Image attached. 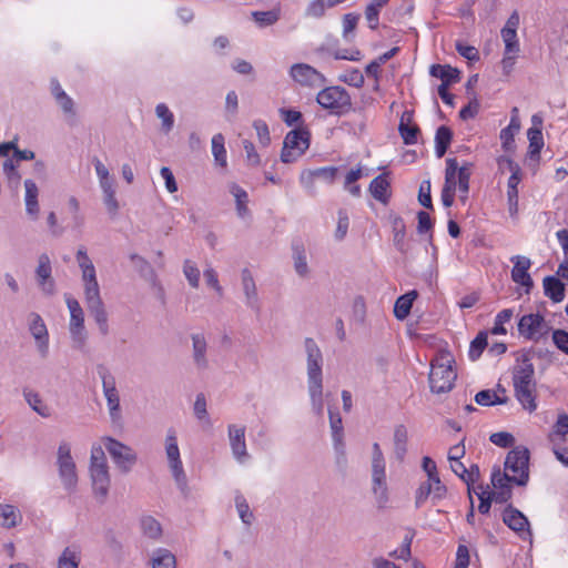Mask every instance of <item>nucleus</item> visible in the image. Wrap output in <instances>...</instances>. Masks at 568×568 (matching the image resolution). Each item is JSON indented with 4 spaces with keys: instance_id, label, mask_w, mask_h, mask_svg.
I'll use <instances>...</instances> for the list:
<instances>
[{
    "instance_id": "nucleus-56",
    "label": "nucleus",
    "mask_w": 568,
    "mask_h": 568,
    "mask_svg": "<svg viewBox=\"0 0 568 568\" xmlns=\"http://www.w3.org/2000/svg\"><path fill=\"white\" fill-rule=\"evenodd\" d=\"M103 194V203L106 206V210L111 216H115L120 209L119 202L115 197V185L102 191Z\"/></svg>"
},
{
    "instance_id": "nucleus-13",
    "label": "nucleus",
    "mask_w": 568,
    "mask_h": 568,
    "mask_svg": "<svg viewBox=\"0 0 568 568\" xmlns=\"http://www.w3.org/2000/svg\"><path fill=\"white\" fill-rule=\"evenodd\" d=\"M65 302L70 311L69 331L71 338L73 341L74 347L82 349L87 343L83 310L80 303L71 296H67Z\"/></svg>"
},
{
    "instance_id": "nucleus-61",
    "label": "nucleus",
    "mask_w": 568,
    "mask_h": 568,
    "mask_svg": "<svg viewBox=\"0 0 568 568\" xmlns=\"http://www.w3.org/2000/svg\"><path fill=\"white\" fill-rule=\"evenodd\" d=\"M313 172L317 180H322L327 184H332L337 176L338 169L335 166H324L315 169Z\"/></svg>"
},
{
    "instance_id": "nucleus-25",
    "label": "nucleus",
    "mask_w": 568,
    "mask_h": 568,
    "mask_svg": "<svg viewBox=\"0 0 568 568\" xmlns=\"http://www.w3.org/2000/svg\"><path fill=\"white\" fill-rule=\"evenodd\" d=\"M192 339V358L197 371H205L209 368L207 358V341L202 333L191 335Z\"/></svg>"
},
{
    "instance_id": "nucleus-6",
    "label": "nucleus",
    "mask_w": 568,
    "mask_h": 568,
    "mask_svg": "<svg viewBox=\"0 0 568 568\" xmlns=\"http://www.w3.org/2000/svg\"><path fill=\"white\" fill-rule=\"evenodd\" d=\"M457 378V374L452 366V361L447 357H443L432 363L429 373V386L430 390L436 394H443L450 392L454 387V383Z\"/></svg>"
},
{
    "instance_id": "nucleus-42",
    "label": "nucleus",
    "mask_w": 568,
    "mask_h": 568,
    "mask_svg": "<svg viewBox=\"0 0 568 568\" xmlns=\"http://www.w3.org/2000/svg\"><path fill=\"white\" fill-rule=\"evenodd\" d=\"M230 191L235 197L237 215L242 219L246 217L250 214L247 207L248 195L246 191L237 184H232Z\"/></svg>"
},
{
    "instance_id": "nucleus-21",
    "label": "nucleus",
    "mask_w": 568,
    "mask_h": 568,
    "mask_svg": "<svg viewBox=\"0 0 568 568\" xmlns=\"http://www.w3.org/2000/svg\"><path fill=\"white\" fill-rule=\"evenodd\" d=\"M510 483L513 479L507 473H501L499 468L494 469L491 473V484L495 491H489L495 503L505 504L511 498Z\"/></svg>"
},
{
    "instance_id": "nucleus-20",
    "label": "nucleus",
    "mask_w": 568,
    "mask_h": 568,
    "mask_svg": "<svg viewBox=\"0 0 568 568\" xmlns=\"http://www.w3.org/2000/svg\"><path fill=\"white\" fill-rule=\"evenodd\" d=\"M36 276L39 287L45 295H53L55 293V282L52 278L51 262L47 254L39 256Z\"/></svg>"
},
{
    "instance_id": "nucleus-16",
    "label": "nucleus",
    "mask_w": 568,
    "mask_h": 568,
    "mask_svg": "<svg viewBox=\"0 0 568 568\" xmlns=\"http://www.w3.org/2000/svg\"><path fill=\"white\" fill-rule=\"evenodd\" d=\"M291 78L302 87H320L326 82L325 77L307 63H295L290 69Z\"/></svg>"
},
{
    "instance_id": "nucleus-17",
    "label": "nucleus",
    "mask_w": 568,
    "mask_h": 568,
    "mask_svg": "<svg viewBox=\"0 0 568 568\" xmlns=\"http://www.w3.org/2000/svg\"><path fill=\"white\" fill-rule=\"evenodd\" d=\"M29 331L34 338L39 355L47 358L49 355V333L44 321L38 313H30Z\"/></svg>"
},
{
    "instance_id": "nucleus-4",
    "label": "nucleus",
    "mask_w": 568,
    "mask_h": 568,
    "mask_svg": "<svg viewBox=\"0 0 568 568\" xmlns=\"http://www.w3.org/2000/svg\"><path fill=\"white\" fill-rule=\"evenodd\" d=\"M372 493L378 508H384L388 503V486L386 477V462L378 443L372 445Z\"/></svg>"
},
{
    "instance_id": "nucleus-63",
    "label": "nucleus",
    "mask_w": 568,
    "mask_h": 568,
    "mask_svg": "<svg viewBox=\"0 0 568 568\" xmlns=\"http://www.w3.org/2000/svg\"><path fill=\"white\" fill-rule=\"evenodd\" d=\"M455 48L456 51L468 61L479 60V52L475 47L457 41Z\"/></svg>"
},
{
    "instance_id": "nucleus-32",
    "label": "nucleus",
    "mask_w": 568,
    "mask_h": 568,
    "mask_svg": "<svg viewBox=\"0 0 568 568\" xmlns=\"http://www.w3.org/2000/svg\"><path fill=\"white\" fill-rule=\"evenodd\" d=\"M24 189H26V197H24L26 211L29 215H31L36 219L39 213L38 186L34 181L28 179L24 181Z\"/></svg>"
},
{
    "instance_id": "nucleus-54",
    "label": "nucleus",
    "mask_w": 568,
    "mask_h": 568,
    "mask_svg": "<svg viewBox=\"0 0 568 568\" xmlns=\"http://www.w3.org/2000/svg\"><path fill=\"white\" fill-rule=\"evenodd\" d=\"M0 516L3 518V526L7 528L17 526L18 518H20L16 507L12 505H0Z\"/></svg>"
},
{
    "instance_id": "nucleus-39",
    "label": "nucleus",
    "mask_w": 568,
    "mask_h": 568,
    "mask_svg": "<svg viewBox=\"0 0 568 568\" xmlns=\"http://www.w3.org/2000/svg\"><path fill=\"white\" fill-rule=\"evenodd\" d=\"M294 270L301 277H306L310 273L306 252L303 245H293Z\"/></svg>"
},
{
    "instance_id": "nucleus-10",
    "label": "nucleus",
    "mask_w": 568,
    "mask_h": 568,
    "mask_svg": "<svg viewBox=\"0 0 568 568\" xmlns=\"http://www.w3.org/2000/svg\"><path fill=\"white\" fill-rule=\"evenodd\" d=\"M57 465L64 489L73 493L78 485V474L75 463L71 456V447L67 442H61L58 447Z\"/></svg>"
},
{
    "instance_id": "nucleus-28",
    "label": "nucleus",
    "mask_w": 568,
    "mask_h": 568,
    "mask_svg": "<svg viewBox=\"0 0 568 568\" xmlns=\"http://www.w3.org/2000/svg\"><path fill=\"white\" fill-rule=\"evenodd\" d=\"M429 73L432 77L439 78L442 80L440 85H452L460 80L459 70L448 64H433Z\"/></svg>"
},
{
    "instance_id": "nucleus-33",
    "label": "nucleus",
    "mask_w": 568,
    "mask_h": 568,
    "mask_svg": "<svg viewBox=\"0 0 568 568\" xmlns=\"http://www.w3.org/2000/svg\"><path fill=\"white\" fill-rule=\"evenodd\" d=\"M150 564L152 568H176L175 556L166 548L153 550Z\"/></svg>"
},
{
    "instance_id": "nucleus-52",
    "label": "nucleus",
    "mask_w": 568,
    "mask_h": 568,
    "mask_svg": "<svg viewBox=\"0 0 568 568\" xmlns=\"http://www.w3.org/2000/svg\"><path fill=\"white\" fill-rule=\"evenodd\" d=\"M501 39L505 43V50L506 53H519L520 45L519 40L517 37V32H510L509 30H501L500 31Z\"/></svg>"
},
{
    "instance_id": "nucleus-7",
    "label": "nucleus",
    "mask_w": 568,
    "mask_h": 568,
    "mask_svg": "<svg viewBox=\"0 0 568 568\" xmlns=\"http://www.w3.org/2000/svg\"><path fill=\"white\" fill-rule=\"evenodd\" d=\"M317 103L333 114L342 115L351 111L352 99L349 93L342 87H327L321 90L316 97Z\"/></svg>"
},
{
    "instance_id": "nucleus-36",
    "label": "nucleus",
    "mask_w": 568,
    "mask_h": 568,
    "mask_svg": "<svg viewBox=\"0 0 568 568\" xmlns=\"http://www.w3.org/2000/svg\"><path fill=\"white\" fill-rule=\"evenodd\" d=\"M452 139L453 132L448 126L442 125L437 129L435 134V153L437 158H443L445 155L450 145Z\"/></svg>"
},
{
    "instance_id": "nucleus-35",
    "label": "nucleus",
    "mask_w": 568,
    "mask_h": 568,
    "mask_svg": "<svg viewBox=\"0 0 568 568\" xmlns=\"http://www.w3.org/2000/svg\"><path fill=\"white\" fill-rule=\"evenodd\" d=\"M80 561V549L77 546H69L59 556L58 568H79Z\"/></svg>"
},
{
    "instance_id": "nucleus-19",
    "label": "nucleus",
    "mask_w": 568,
    "mask_h": 568,
    "mask_svg": "<svg viewBox=\"0 0 568 568\" xmlns=\"http://www.w3.org/2000/svg\"><path fill=\"white\" fill-rule=\"evenodd\" d=\"M504 524L514 530L521 539L531 536L527 517L517 508L508 505L503 513Z\"/></svg>"
},
{
    "instance_id": "nucleus-27",
    "label": "nucleus",
    "mask_w": 568,
    "mask_h": 568,
    "mask_svg": "<svg viewBox=\"0 0 568 568\" xmlns=\"http://www.w3.org/2000/svg\"><path fill=\"white\" fill-rule=\"evenodd\" d=\"M544 293L554 303H559L565 298V283L557 276L549 275L542 281Z\"/></svg>"
},
{
    "instance_id": "nucleus-43",
    "label": "nucleus",
    "mask_w": 568,
    "mask_h": 568,
    "mask_svg": "<svg viewBox=\"0 0 568 568\" xmlns=\"http://www.w3.org/2000/svg\"><path fill=\"white\" fill-rule=\"evenodd\" d=\"M475 402L481 406H494L506 404L508 402V397L501 398L496 394V392L491 389H484L475 395Z\"/></svg>"
},
{
    "instance_id": "nucleus-41",
    "label": "nucleus",
    "mask_w": 568,
    "mask_h": 568,
    "mask_svg": "<svg viewBox=\"0 0 568 568\" xmlns=\"http://www.w3.org/2000/svg\"><path fill=\"white\" fill-rule=\"evenodd\" d=\"M143 535L150 539H159L162 536L161 524L152 516H143L140 520Z\"/></svg>"
},
{
    "instance_id": "nucleus-49",
    "label": "nucleus",
    "mask_w": 568,
    "mask_h": 568,
    "mask_svg": "<svg viewBox=\"0 0 568 568\" xmlns=\"http://www.w3.org/2000/svg\"><path fill=\"white\" fill-rule=\"evenodd\" d=\"M393 233H394V244L396 248L404 253L405 250V235L406 229L403 220L400 217H396L393 222Z\"/></svg>"
},
{
    "instance_id": "nucleus-60",
    "label": "nucleus",
    "mask_w": 568,
    "mask_h": 568,
    "mask_svg": "<svg viewBox=\"0 0 568 568\" xmlns=\"http://www.w3.org/2000/svg\"><path fill=\"white\" fill-rule=\"evenodd\" d=\"M480 109V103L476 95L470 98V101L459 111V118L462 120L474 119Z\"/></svg>"
},
{
    "instance_id": "nucleus-9",
    "label": "nucleus",
    "mask_w": 568,
    "mask_h": 568,
    "mask_svg": "<svg viewBox=\"0 0 568 568\" xmlns=\"http://www.w3.org/2000/svg\"><path fill=\"white\" fill-rule=\"evenodd\" d=\"M311 133L306 128H296L290 131L283 142L281 160L293 163L310 148Z\"/></svg>"
},
{
    "instance_id": "nucleus-64",
    "label": "nucleus",
    "mask_w": 568,
    "mask_h": 568,
    "mask_svg": "<svg viewBox=\"0 0 568 568\" xmlns=\"http://www.w3.org/2000/svg\"><path fill=\"white\" fill-rule=\"evenodd\" d=\"M551 337L556 347L568 355V332L560 328L554 329Z\"/></svg>"
},
{
    "instance_id": "nucleus-58",
    "label": "nucleus",
    "mask_w": 568,
    "mask_h": 568,
    "mask_svg": "<svg viewBox=\"0 0 568 568\" xmlns=\"http://www.w3.org/2000/svg\"><path fill=\"white\" fill-rule=\"evenodd\" d=\"M327 8L325 0H312L305 9V17L320 19Z\"/></svg>"
},
{
    "instance_id": "nucleus-38",
    "label": "nucleus",
    "mask_w": 568,
    "mask_h": 568,
    "mask_svg": "<svg viewBox=\"0 0 568 568\" xmlns=\"http://www.w3.org/2000/svg\"><path fill=\"white\" fill-rule=\"evenodd\" d=\"M23 396L29 406L41 417L48 418L51 416L50 407L42 400L38 393L24 389Z\"/></svg>"
},
{
    "instance_id": "nucleus-59",
    "label": "nucleus",
    "mask_w": 568,
    "mask_h": 568,
    "mask_svg": "<svg viewBox=\"0 0 568 568\" xmlns=\"http://www.w3.org/2000/svg\"><path fill=\"white\" fill-rule=\"evenodd\" d=\"M489 440L494 445L501 447V448L511 447L515 443L514 436L507 432L493 433L489 437Z\"/></svg>"
},
{
    "instance_id": "nucleus-30",
    "label": "nucleus",
    "mask_w": 568,
    "mask_h": 568,
    "mask_svg": "<svg viewBox=\"0 0 568 568\" xmlns=\"http://www.w3.org/2000/svg\"><path fill=\"white\" fill-rule=\"evenodd\" d=\"M242 287L246 297V305L250 308L257 310L258 308V298L256 285L253 278L252 273L248 268L242 270Z\"/></svg>"
},
{
    "instance_id": "nucleus-46",
    "label": "nucleus",
    "mask_w": 568,
    "mask_h": 568,
    "mask_svg": "<svg viewBox=\"0 0 568 568\" xmlns=\"http://www.w3.org/2000/svg\"><path fill=\"white\" fill-rule=\"evenodd\" d=\"M487 332H479L477 336L470 342L468 356L471 361H477L487 347Z\"/></svg>"
},
{
    "instance_id": "nucleus-14",
    "label": "nucleus",
    "mask_w": 568,
    "mask_h": 568,
    "mask_svg": "<svg viewBox=\"0 0 568 568\" xmlns=\"http://www.w3.org/2000/svg\"><path fill=\"white\" fill-rule=\"evenodd\" d=\"M104 447L113 459L114 464L124 473L130 471L132 466L136 463V454L133 449L112 438V437H103Z\"/></svg>"
},
{
    "instance_id": "nucleus-2",
    "label": "nucleus",
    "mask_w": 568,
    "mask_h": 568,
    "mask_svg": "<svg viewBox=\"0 0 568 568\" xmlns=\"http://www.w3.org/2000/svg\"><path fill=\"white\" fill-rule=\"evenodd\" d=\"M306 353L307 388L311 397L313 410L322 416L323 404V354L316 342L312 337L304 341Z\"/></svg>"
},
{
    "instance_id": "nucleus-50",
    "label": "nucleus",
    "mask_w": 568,
    "mask_h": 568,
    "mask_svg": "<svg viewBox=\"0 0 568 568\" xmlns=\"http://www.w3.org/2000/svg\"><path fill=\"white\" fill-rule=\"evenodd\" d=\"M158 118L162 120V129L164 132H170L174 125V116L170 109L164 103H160L155 108Z\"/></svg>"
},
{
    "instance_id": "nucleus-45",
    "label": "nucleus",
    "mask_w": 568,
    "mask_h": 568,
    "mask_svg": "<svg viewBox=\"0 0 568 568\" xmlns=\"http://www.w3.org/2000/svg\"><path fill=\"white\" fill-rule=\"evenodd\" d=\"M398 131L405 144H416L419 134V128L416 124H409L404 121V116L400 119Z\"/></svg>"
},
{
    "instance_id": "nucleus-11",
    "label": "nucleus",
    "mask_w": 568,
    "mask_h": 568,
    "mask_svg": "<svg viewBox=\"0 0 568 568\" xmlns=\"http://www.w3.org/2000/svg\"><path fill=\"white\" fill-rule=\"evenodd\" d=\"M99 376L102 379V389L106 400L110 419L113 425H121L122 409L115 377L104 367L99 368Z\"/></svg>"
},
{
    "instance_id": "nucleus-31",
    "label": "nucleus",
    "mask_w": 568,
    "mask_h": 568,
    "mask_svg": "<svg viewBox=\"0 0 568 568\" xmlns=\"http://www.w3.org/2000/svg\"><path fill=\"white\" fill-rule=\"evenodd\" d=\"M529 141L528 159L538 162L540 159V151L544 148V136L540 128L531 126L527 131Z\"/></svg>"
},
{
    "instance_id": "nucleus-51",
    "label": "nucleus",
    "mask_w": 568,
    "mask_h": 568,
    "mask_svg": "<svg viewBox=\"0 0 568 568\" xmlns=\"http://www.w3.org/2000/svg\"><path fill=\"white\" fill-rule=\"evenodd\" d=\"M567 434H568V415L560 414L552 427V432L549 434V440L555 442L556 436H559L562 440H565Z\"/></svg>"
},
{
    "instance_id": "nucleus-15",
    "label": "nucleus",
    "mask_w": 568,
    "mask_h": 568,
    "mask_svg": "<svg viewBox=\"0 0 568 568\" xmlns=\"http://www.w3.org/2000/svg\"><path fill=\"white\" fill-rule=\"evenodd\" d=\"M454 168L453 172V183L454 187L459 192V199L463 203L466 202L469 192V181L471 175L473 163L464 162L459 165L457 159L448 158L446 159V170H445V180L447 179V174L449 170Z\"/></svg>"
},
{
    "instance_id": "nucleus-3",
    "label": "nucleus",
    "mask_w": 568,
    "mask_h": 568,
    "mask_svg": "<svg viewBox=\"0 0 568 568\" xmlns=\"http://www.w3.org/2000/svg\"><path fill=\"white\" fill-rule=\"evenodd\" d=\"M513 385L515 396L523 408L532 413L537 409L535 367L527 355L521 358V364L514 367Z\"/></svg>"
},
{
    "instance_id": "nucleus-40",
    "label": "nucleus",
    "mask_w": 568,
    "mask_h": 568,
    "mask_svg": "<svg viewBox=\"0 0 568 568\" xmlns=\"http://www.w3.org/2000/svg\"><path fill=\"white\" fill-rule=\"evenodd\" d=\"M225 139L222 133H216L212 138V154L216 165L225 169L227 165Z\"/></svg>"
},
{
    "instance_id": "nucleus-22",
    "label": "nucleus",
    "mask_w": 568,
    "mask_h": 568,
    "mask_svg": "<svg viewBox=\"0 0 568 568\" xmlns=\"http://www.w3.org/2000/svg\"><path fill=\"white\" fill-rule=\"evenodd\" d=\"M229 440L233 457L239 463H244L248 459L250 455L246 449L245 443V426L229 425Z\"/></svg>"
},
{
    "instance_id": "nucleus-37",
    "label": "nucleus",
    "mask_w": 568,
    "mask_h": 568,
    "mask_svg": "<svg viewBox=\"0 0 568 568\" xmlns=\"http://www.w3.org/2000/svg\"><path fill=\"white\" fill-rule=\"evenodd\" d=\"M408 433L404 425H397L394 430V454L398 460H403L407 453Z\"/></svg>"
},
{
    "instance_id": "nucleus-55",
    "label": "nucleus",
    "mask_w": 568,
    "mask_h": 568,
    "mask_svg": "<svg viewBox=\"0 0 568 568\" xmlns=\"http://www.w3.org/2000/svg\"><path fill=\"white\" fill-rule=\"evenodd\" d=\"M235 506H236V509H237L241 520L246 525H251L252 519H253V514L250 510V506L243 495L237 494L235 496Z\"/></svg>"
},
{
    "instance_id": "nucleus-57",
    "label": "nucleus",
    "mask_w": 568,
    "mask_h": 568,
    "mask_svg": "<svg viewBox=\"0 0 568 568\" xmlns=\"http://www.w3.org/2000/svg\"><path fill=\"white\" fill-rule=\"evenodd\" d=\"M339 80L354 88H362L365 79L363 73L358 69H351L345 74L339 77Z\"/></svg>"
},
{
    "instance_id": "nucleus-44",
    "label": "nucleus",
    "mask_w": 568,
    "mask_h": 568,
    "mask_svg": "<svg viewBox=\"0 0 568 568\" xmlns=\"http://www.w3.org/2000/svg\"><path fill=\"white\" fill-rule=\"evenodd\" d=\"M253 20L261 28L270 27L275 24L280 19V9H272L268 11H253Z\"/></svg>"
},
{
    "instance_id": "nucleus-18",
    "label": "nucleus",
    "mask_w": 568,
    "mask_h": 568,
    "mask_svg": "<svg viewBox=\"0 0 568 568\" xmlns=\"http://www.w3.org/2000/svg\"><path fill=\"white\" fill-rule=\"evenodd\" d=\"M90 476L94 496L100 503H104L111 484L108 464L90 466Z\"/></svg>"
},
{
    "instance_id": "nucleus-12",
    "label": "nucleus",
    "mask_w": 568,
    "mask_h": 568,
    "mask_svg": "<svg viewBox=\"0 0 568 568\" xmlns=\"http://www.w3.org/2000/svg\"><path fill=\"white\" fill-rule=\"evenodd\" d=\"M518 333L525 339L539 342L546 338L551 327L539 313H530L521 316L517 324Z\"/></svg>"
},
{
    "instance_id": "nucleus-26",
    "label": "nucleus",
    "mask_w": 568,
    "mask_h": 568,
    "mask_svg": "<svg viewBox=\"0 0 568 568\" xmlns=\"http://www.w3.org/2000/svg\"><path fill=\"white\" fill-rule=\"evenodd\" d=\"M329 417V426L332 430V439L334 444V449L337 454V460L339 458H345V444H344V432H343V423L339 413H335L332 409H328Z\"/></svg>"
},
{
    "instance_id": "nucleus-23",
    "label": "nucleus",
    "mask_w": 568,
    "mask_h": 568,
    "mask_svg": "<svg viewBox=\"0 0 568 568\" xmlns=\"http://www.w3.org/2000/svg\"><path fill=\"white\" fill-rule=\"evenodd\" d=\"M510 262L514 264L511 270V280L524 286L528 293L534 286L532 278L528 273V270L531 266L530 258L521 255H514L510 257Z\"/></svg>"
},
{
    "instance_id": "nucleus-5",
    "label": "nucleus",
    "mask_w": 568,
    "mask_h": 568,
    "mask_svg": "<svg viewBox=\"0 0 568 568\" xmlns=\"http://www.w3.org/2000/svg\"><path fill=\"white\" fill-rule=\"evenodd\" d=\"M165 455L169 469L181 494L186 497L189 495V485L186 474L178 445V437L174 429H169L165 437Z\"/></svg>"
},
{
    "instance_id": "nucleus-29",
    "label": "nucleus",
    "mask_w": 568,
    "mask_h": 568,
    "mask_svg": "<svg viewBox=\"0 0 568 568\" xmlns=\"http://www.w3.org/2000/svg\"><path fill=\"white\" fill-rule=\"evenodd\" d=\"M390 187V183L387 179V173L379 174L369 184L368 191L372 196L379 201L383 204H386L389 200L388 190Z\"/></svg>"
},
{
    "instance_id": "nucleus-34",
    "label": "nucleus",
    "mask_w": 568,
    "mask_h": 568,
    "mask_svg": "<svg viewBox=\"0 0 568 568\" xmlns=\"http://www.w3.org/2000/svg\"><path fill=\"white\" fill-rule=\"evenodd\" d=\"M417 295L416 291H410L396 300L394 315L397 320L403 321L409 315L413 302L416 300Z\"/></svg>"
},
{
    "instance_id": "nucleus-8",
    "label": "nucleus",
    "mask_w": 568,
    "mask_h": 568,
    "mask_svg": "<svg viewBox=\"0 0 568 568\" xmlns=\"http://www.w3.org/2000/svg\"><path fill=\"white\" fill-rule=\"evenodd\" d=\"M513 473L510 478L518 486H526L529 480V450L517 446L506 456L505 473Z\"/></svg>"
},
{
    "instance_id": "nucleus-53",
    "label": "nucleus",
    "mask_w": 568,
    "mask_h": 568,
    "mask_svg": "<svg viewBox=\"0 0 568 568\" xmlns=\"http://www.w3.org/2000/svg\"><path fill=\"white\" fill-rule=\"evenodd\" d=\"M183 273H184L189 284L193 288H197L200 285V270L191 260L184 261Z\"/></svg>"
},
{
    "instance_id": "nucleus-48",
    "label": "nucleus",
    "mask_w": 568,
    "mask_h": 568,
    "mask_svg": "<svg viewBox=\"0 0 568 568\" xmlns=\"http://www.w3.org/2000/svg\"><path fill=\"white\" fill-rule=\"evenodd\" d=\"M514 315L511 308L501 310L495 317V325L491 328V334L494 335H505L507 331L505 328V324L508 323Z\"/></svg>"
},
{
    "instance_id": "nucleus-47",
    "label": "nucleus",
    "mask_w": 568,
    "mask_h": 568,
    "mask_svg": "<svg viewBox=\"0 0 568 568\" xmlns=\"http://www.w3.org/2000/svg\"><path fill=\"white\" fill-rule=\"evenodd\" d=\"M453 172L454 168L452 166L442 190V202L445 207H450L454 203L456 187H454L453 183Z\"/></svg>"
},
{
    "instance_id": "nucleus-1",
    "label": "nucleus",
    "mask_w": 568,
    "mask_h": 568,
    "mask_svg": "<svg viewBox=\"0 0 568 568\" xmlns=\"http://www.w3.org/2000/svg\"><path fill=\"white\" fill-rule=\"evenodd\" d=\"M75 258L82 273L83 293L87 310L94 318L101 335L106 336L110 332L108 313L101 297L95 267L84 246H80L78 248Z\"/></svg>"
},
{
    "instance_id": "nucleus-62",
    "label": "nucleus",
    "mask_w": 568,
    "mask_h": 568,
    "mask_svg": "<svg viewBox=\"0 0 568 568\" xmlns=\"http://www.w3.org/2000/svg\"><path fill=\"white\" fill-rule=\"evenodd\" d=\"M361 16L358 13L349 12L343 16V38L348 39L349 33H352L359 21Z\"/></svg>"
},
{
    "instance_id": "nucleus-24",
    "label": "nucleus",
    "mask_w": 568,
    "mask_h": 568,
    "mask_svg": "<svg viewBox=\"0 0 568 568\" xmlns=\"http://www.w3.org/2000/svg\"><path fill=\"white\" fill-rule=\"evenodd\" d=\"M506 161L509 170L511 171V175L508 179L507 182V197H508V205H509V212L511 215L517 213L518 210V189L517 185L520 182V168L517 163L511 161L510 159L500 158L498 160L499 164Z\"/></svg>"
}]
</instances>
